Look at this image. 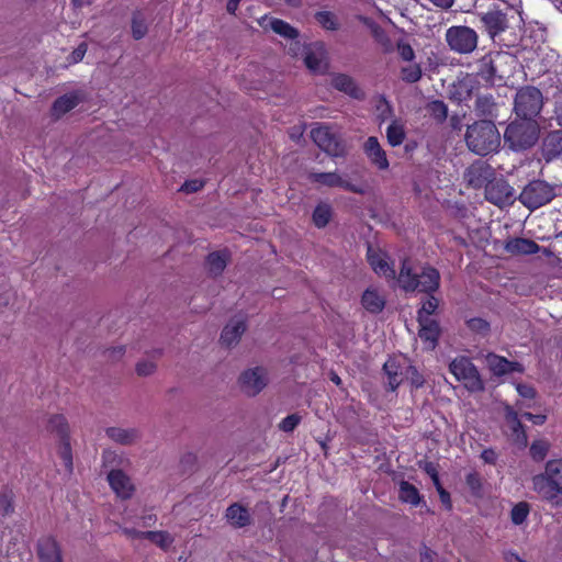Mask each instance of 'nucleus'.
Listing matches in <instances>:
<instances>
[{"mask_svg": "<svg viewBox=\"0 0 562 562\" xmlns=\"http://www.w3.org/2000/svg\"><path fill=\"white\" fill-rule=\"evenodd\" d=\"M405 367H407L405 358H391L384 363L387 384L392 391H395L405 380Z\"/></svg>", "mask_w": 562, "mask_h": 562, "instance_id": "nucleus-20", "label": "nucleus"}, {"mask_svg": "<svg viewBox=\"0 0 562 562\" xmlns=\"http://www.w3.org/2000/svg\"><path fill=\"white\" fill-rule=\"evenodd\" d=\"M301 416L299 414H291L283 418L279 425L280 429L290 432L293 431L294 428L300 424Z\"/></svg>", "mask_w": 562, "mask_h": 562, "instance_id": "nucleus-50", "label": "nucleus"}, {"mask_svg": "<svg viewBox=\"0 0 562 562\" xmlns=\"http://www.w3.org/2000/svg\"><path fill=\"white\" fill-rule=\"evenodd\" d=\"M435 5L440 8H450L453 3V0H430Z\"/></svg>", "mask_w": 562, "mask_h": 562, "instance_id": "nucleus-64", "label": "nucleus"}, {"mask_svg": "<svg viewBox=\"0 0 562 562\" xmlns=\"http://www.w3.org/2000/svg\"><path fill=\"white\" fill-rule=\"evenodd\" d=\"M446 40L450 48L461 54H468L477 45V34L468 26H451L447 30Z\"/></svg>", "mask_w": 562, "mask_h": 562, "instance_id": "nucleus-10", "label": "nucleus"}, {"mask_svg": "<svg viewBox=\"0 0 562 562\" xmlns=\"http://www.w3.org/2000/svg\"><path fill=\"white\" fill-rule=\"evenodd\" d=\"M227 265V254L223 251L212 252L207 256L206 268L211 276H220Z\"/></svg>", "mask_w": 562, "mask_h": 562, "instance_id": "nucleus-33", "label": "nucleus"}, {"mask_svg": "<svg viewBox=\"0 0 562 562\" xmlns=\"http://www.w3.org/2000/svg\"><path fill=\"white\" fill-rule=\"evenodd\" d=\"M126 536L131 538H145L144 533L146 531H138L136 529H124Z\"/></svg>", "mask_w": 562, "mask_h": 562, "instance_id": "nucleus-62", "label": "nucleus"}, {"mask_svg": "<svg viewBox=\"0 0 562 562\" xmlns=\"http://www.w3.org/2000/svg\"><path fill=\"white\" fill-rule=\"evenodd\" d=\"M108 481L113 492L123 499L130 498L134 493V484L121 470H112L108 474Z\"/></svg>", "mask_w": 562, "mask_h": 562, "instance_id": "nucleus-19", "label": "nucleus"}, {"mask_svg": "<svg viewBox=\"0 0 562 562\" xmlns=\"http://www.w3.org/2000/svg\"><path fill=\"white\" fill-rule=\"evenodd\" d=\"M302 49L300 42H292L289 46V53L292 56H297ZM304 64L315 74H322L326 70L327 64L325 59V52L321 46L317 47H303Z\"/></svg>", "mask_w": 562, "mask_h": 562, "instance_id": "nucleus-13", "label": "nucleus"}, {"mask_svg": "<svg viewBox=\"0 0 562 562\" xmlns=\"http://www.w3.org/2000/svg\"><path fill=\"white\" fill-rule=\"evenodd\" d=\"M522 416L530 420L531 423H533L535 425H542L547 419L546 415L541 414L536 415L531 413H525Z\"/></svg>", "mask_w": 562, "mask_h": 562, "instance_id": "nucleus-57", "label": "nucleus"}, {"mask_svg": "<svg viewBox=\"0 0 562 562\" xmlns=\"http://www.w3.org/2000/svg\"><path fill=\"white\" fill-rule=\"evenodd\" d=\"M505 417L508 426L512 429V438L519 447L527 446V435L524 430L521 423L518 419L517 412L512 406L505 407Z\"/></svg>", "mask_w": 562, "mask_h": 562, "instance_id": "nucleus-26", "label": "nucleus"}, {"mask_svg": "<svg viewBox=\"0 0 562 562\" xmlns=\"http://www.w3.org/2000/svg\"><path fill=\"white\" fill-rule=\"evenodd\" d=\"M311 136L315 144L328 155L340 157L345 154V145L331 126L318 124L312 128Z\"/></svg>", "mask_w": 562, "mask_h": 562, "instance_id": "nucleus-9", "label": "nucleus"}, {"mask_svg": "<svg viewBox=\"0 0 562 562\" xmlns=\"http://www.w3.org/2000/svg\"><path fill=\"white\" fill-rule=\"evenodd\" d=\"M481 457L486 463H494L496 460V453L491 449L484 450Z\"/></svg>", "mask_w": 562, "mask_h": 562, "instance_id": "nucleus-59", "label": "nucleus"}, {"mask_svg": "<svg viewBox=\"0 0 562 562\" xmlns=\"http://www.w3.org/2000/svg\"><path fill=\"white\" fill-rule=\"evenodd\" d=\"M49 428L53 431H56L57 435L61 438H68V423L63 415H54L49 419Z\"/></svg>", "mask_w": 562, "mask_h": 562, "instance_id": "nucleus-41", "label": "nucleus"}, {"mask_svg": "<svg viewBox=\"0 0 562 562\" xmlns=\"http://www.w3.org/2000/svg\"><path fill=\"white\" fill-rule=\"evenodd\" d=\"M438 494H439V497H440V501L441 503L447 507V508H451V499H450V495L449 493L442 487V485L440 483L436 484L435 485Z\"/></svg>", "mask_w": 562, "mask_h": 562, "instance_id": "nucleus-53", "label": "nucleus"}, {"mask_svg": "<svg viewBox=\"0 0 562 562\" xmlns=\"http://www.w3.org/2000/svg\"><path fill=\"white\" fill-rule=\"evenodd\" d=\"M80 100L81 98L78 92H71L61 95L53 104V115L56 117H60L61 115L66 114L67 112L76 108L79 104Z\"/></svg>", "mask_w": 562, "mask_h": 562, "instance_id": "nucleus-31", "label": "nucleus"}, {"mask_svg": "<svg viewBox=\"0 0 562 562\" xmlns=\"http://www.w3.org/2000/svg\"><path fill=\"white\" fill-rule=\"evenodd\" d=\"M241 0H229L228 3H227V11L231 13V14H234L236 12V10L238 9V5H239V2Z\"/></svg>", "mask_w": 562, "mask_h": 562, "instance_id": "nucleus-63", "label": "nucleus"}, {"mask_svg": "<svg viewBox=\"0 0 562 562\" xmlns=\"http://www.w3.org/2000/svg\"><path fill=\"white\" fill-rule=\"evenodd\" d=\"M419 323L418 336L424 344V348L427 350H434L437 346V341L440 334V328L435 319L422 318Z\"/></svg>", "mask_w": 562, "mask_h": 562, "instance_id": "nucleus-22", "label": "nucleus"}, {"mask_svg": "<svg viewBox=\"0 0 562 562\" xmlns=\"http://www.w3.org/2000/svg\"><path fill=\"white\" fill-rule=\"evenodd\" d=\"M387 142L391 146H400L405 139V126L400 120H394L386 128Z\"/></svg>", "mask_w": 562, "mask_h": 562, "instance_id": "nucleus-34", "label": "nucleus"}, {"mask_svg": "<svg viewBox=\"0 0 562 562\" xmlns=\"http://www.w3.org/2000/svg\"><path fill=\"white\" fill-rule=\"evenodd\" d=\"M315 19L317 23L326 30L335 31L339 27L337 16L329 11L317 12Z\"/></svg>", "mask_w": 562, "mask_h": 562, "instance_id": "nucleus-40", "label": "nucleus"}, {"mask_svg": "<svg viewBox=\"0 0 562 562\" xmlns=\"http://www.w3.org/2000/svg\"><path fill=\"white\" fill-rule=\"evenodd\" d=\"M532 490L552 506H562V458L546 463L544 471L531 479Z\"/></svg>", "mask_w": 562, "mask_h": 562, "instance_id": "nucleus-1", "label": "nucleus"}, {"mask_svg": "<svg viewBox=\"0 0 562 562\" xmlns=\"http://www.w3.org/2000/svg\"><path fill=\"white\" fill-rule=\"evenodd\" d=\"M485 362L491 372L497 376L513 372H524V367L519 362L508 361L506 358L495 353L486 355Z\"/></svg>", "mask_w": 562, "mask_h": 562, "instance_id": "nucleus-17", "label": "nucleus"}, {"mask_svg": "<svg viewBox=\"0 0 562 562\" xmlns=\"http://www.w3.org/2000/svg\"><path fill=\"white\" fill-rule=\"evenodd\" d=\"M468 326L472 331L477 333L480 335H486L487 331L490 330L488 323L485 319L479 317L469 319Z\"/></svg>", "mask_w": 562, "mask_h": 562, "instance_id": "nucleus-48", "label": "nucleus"}, {"mask_svg": "<svg viewBox=\"0 0 562 562\" xmlns=\"http://www.w3.org/2000/svg\"><path fill=\"white\" fill-rule=\"evenodd\" d=\"M435 553L429 550V549H425L422 553H420V562H435Z\"/></svg>", "mask_w": 562, "mask_h": 562, "instance_id": "nucleus-60", "label": "nucleus"}, {"mask_svg": "<svg viewBox=\"0 0 562 562\" xmlns=\"http://www.w3.org/2000/svg\"><path fill=\"white\" fill-rule=\"evenodd\" d=\"M542 105L543 97L539 89L527 86L517 91L514 110L518 117L533 120L540 113Z\"/></svg>", "mask_w": 562, "mask_h": 562, "instance_id": "nucleus-8", "label": "nucleus"}, {"mask_svg": "<svg viewBox=\"0 0 562 562\" xmlns=\"http://www.w3.org/2000/svg\"><path fill=\"white\" fill-rule=\"evenodd\" d=\"M504 559L506 562H527L525 560H522L517 553L515 552H506L505 555H504Z\"/></svg>", "mask_w": 562, "mask_h": 562, "instance_id": "nucleus-61", "label": "nucleus"}, {"mask_svg": "<svg viewBox=\"0 0 562 562\" xmlns=\"http://www.w3.org/2000/svg\"><path fill=\"white\" fill-rule=\"evenodd\" d=\"M465 143L474 154L486 156L498 149L501 134L493 122L482 120L468 126Z\"/></svg>", "mask_w": 562, "mask_h": 562, "instance_id": "nucleus-2", "label": "nucleus"}, {"mask_svg": "<svg viewBox=\"0 0 562 562\" xmlns=\"http://www.w3.org/2000/svg\"><path fill=\"white\" fill-rule=\"evenodd\" d=\"M396 52L403 61H405V63L414 61L415 52L409 44H407L405 42H398Z\"/></svg>", "mask_w": 562, "mask_h": 562, "instance_id": "nucleus-47", "label": "nucleus"}, {"mask_svg": "<svg viewBox=\"0 0 562 562\" xmlns=\"http://www.w3.org/2000/svg\"><path fill=\"white\" fill-rule=\"evenodd\" d=\"M364 153L371 164L380 170H386L390 166L384 149L381 147L376 137H369L364 143Z\"/></svg>", "mask_w": 562, "mask_h": 562, "instance_id": "nucleus-24", "label": "nucleus"}, {"mask_svg": "<svg viewBox=\"0 0 562 562\" xmlns=\"http://www.w3.org/2000/svg\"><path fill=\"white\" fill-rule=\"evenodd\" d=\"M425 472L430 476L434 485L440 483L437 468L431 462H427L424 465Z\"/></svg>", "mask_w": 562, "mask_h": 562, "instance_id": "nucleus-54", "label": "nucleus"}, {"mask_svg": "<svg viewBox=\"0 0 562 562\" xmlns=\"http://www.w3.org/2000/svg\"><path fill=\"white\" fill-rule=\"evenodd\" d=\"M106 436L116 443L128 446L139 439V431L136 428L110 427Z\"/></svg>", "mask_w": 562, "mask_h": 562, "instance_id": "nucleus-29", "label": "nucleus"}, {"mask_svg": "<svg viewBox=\"0 0 562 562\" xmlns=\"http://www.w3.org/2000/svg\"><path fill=\"white\" fill-rule=\"evenodd\" d=\"M485 198L498 207L512 205L515 201L514 189L503 179H494L486 184Z\"/></svg>", "mask_w": 562, "mask_h": 562, "instance_id": "nucleus-14", "label": "nucleus"}, {"mask_svg": "<svg viewBox=\"0 0 562 562\" xmlns=\"http://www.w3.org/2000/svg\"><path fill=\"white\" fill-rule=\"evenodd\" d=\"M330 83L335 89L352 99L363 100L366 98L363 89L348 75L336 74L331 77Z\"/></svg>", "mask_w": 562, "mask_h": 562, "instance_id": "nucleus-18", "label": "nucleus"}, {"mask_svg": "<svg viewBox=\"0 0 562 562\" xmlns=\"http://www.w3.org/2000/svg\"><path fill=\"white\" fill-rule=\"evenodd\" d=\"M87 53V44L81 43L71 54V60L74 63L80 61Z\"/></svg>", "mask_w": 562, "mask_h": 562, "instance_id": "nucleus-56", "label": "nucleus"}, {"mask_svg": "<svg viewBox=\"0 0 562 562\" xmlns=\"http://www.w3.org/2000/svg\"><path fill=\"white\" fill-rule=\"evenodd\" d=\"M555 187H562V179L557 180L553 186L542 180H533L524 188L519 201L529 210H536L555 196Z\"/></svg>", "mask_w": 562, "mask_h": 562, "instance_id": "nucleus-6", "label": "nucleus"}, {"mask_svg": "<svg viewBox=\"0 0 562 562\" xmlns=\"http://www.w3.org/2000/svg\"><path fill=\"white\" fill-rule=\"evenodd\" d=\"M38 554L44 562H63L61 553L56 541L45 539L38 544Z\"/></svg>", "mask_w": 562, "mask_h": 562, "instance_id": "nucleus-32", "label": "nucleus"}, {"mask_svg": "<svg viewBox=\"0 0 562 562\" xmlns=\"http://www.w3.org/2000/svg\"><path fill=\"white\" fill-rule=\"evenodd\" d=\"M538 124L533 120L512 122L504 134L505 142L515 150L526 149L538 139Z\"/></svg>", "mask_w": 562, "mask_h": 562, "instance_id": "nucleus-5", "label": "nucleus"}, {"mask_svg": "<svg viewBox=\"0 0 562 562\" xmlns=\"http://www.w3.org/2000/svg\"><path fill=\"white\" fill-rule=\"evenodd\" d=\"M422 74L420 65L415 61L406 63L400 68L401 79L408 83L417 82L422 78Z\"/></svg>", "mask_w": 562, "mask_h": 562, "instance_id": "nucleus-36", "label": "nucleus"}, {"mask_svg": "<svg viewBox=\"0 0 562 562\" xmlns=\"http://www.w3.org/2000/svg\"><path fill=\"white\" fill-rule=\"evenodd\" d=\"M549 442L546 440H536L532 442L530 447V454L531 457L537 460L541 461L546 458L548 451H549Z\"/></svg>", "mask_w": 562, "mask_h": 562, "instance_id": "nucleus-43", "label": "nucleus"}, {"mask_svg": "<svg viewBox=\"0 0 562 562\" xmlns=\"http://www.w3.org/2000/svg\"><path fill=\"white\" fill-rule=\"evenodd\" d=\"M405 379L409 380L411 383L416 387H419L424 384L423 375L417 371L415 367L409 364L405 367Z\"/></svg>", "mask_w": 562, "mask_h": 562, "instance_id": "nucleus-49", "label": "nucleus"}, {"mask_svg": "<svg viewBox=\"0 0 562 562\" xmlns=\"http://www.w3.org/2000/svg\"><path fill=\"white\" fill-rule=\"evenodd\" d=\"M505 249L513 255H532L538 252L540 247L531 239L513 238L506 243Z\"/></svg>", "mask_w": 562, "mask_h": 562, "instance_id": "nucleus-30", "label": "nucleus"}, {"mask_svg": "<svg viewBox=\"0 0 562 562\" xmlns=\"http://www.w3.org/2000/svg\"><path fill=\"white\" fill-rule=\"evenodd\" d=\"M144 536L164 550L168 549L173 542L172 536L167 531H146Z\"/></svg>", "mask_w": 562, "mask_h": 562, "instance_id": "nucleus-38", "label": "nucleus"}, {"mask_svg": "<svg viewBox=\"0 0 562 562\" xmlns=\"http://www.w3.org/2000/svg\"><path fill=\"white\" fill-rule=\"evenodd\" d=\"M331 217V207L328 204H319L313 212L314 224L322 228L325 227Z\"/></svg>", "mask_w": 562, "mask_h": 562, "instance_id": "nucleus-39", "label": "nucleus"}, {"mask_svg": "<svg viewBox=\"0 0 562 562\" xmlns=\"http://www.w3.org/2000/svg\"><path fill=\"white\" fill-rule=\"evenodd\" d=\"M554 99H555L557 119L560 122V124L562 125V93L555 94Z\"/></svg>", "mask_w": 562, "mask_h": 562, "instance_id": "nucleus-58", "label": "nucleus"}, {"mask_svg": "<svg viewBox=\"0 0 562 562\" xmlns=\"http://www.w3.org/2000/svg\"><path fill=\"white\" fill-rule=\"evenodd\" d=\"M241 391L248 396H256L269 383V372L263 367L249 368L238 379Z\"/></svg>", "mask_w": 562, "mask_h": 562, "instance_id": "nucleus-11", "label": "nucleus"}, {"mask_svg": "<svg viewBox=\"0 0 562 562\" xmlns=\"http://www.w3.org/2000/svg\"><path fill=\"white\" fill-rule=\"evenodd\" d=\"M361 305L367 312L378 314L385 306V297L378 289L371 286L363 292Z\"/></svg>", "mask_w": 562, "mask_h": 562, "instance_id": "nucleus-27", "label": "nucleus"}, {"mask_svg": "<svg viewBox=\"0 0 562 562\" xmlns=\"http://www.w3.org/2000/svg\"><path fill=\"white\" fill-rule=\"evenodd\" d=\"M310 179L319 186L337 187L353 193L362 194L366 191L362 184L353 182L350 177L337 172H314L311 173Z\"/></svg>", "mask_w": 562, "mask_h": 562, "instance_id": "nucleus-12", "label": "nucleus"}, {"mask_svg": "<svg viewBox=\"0 0 562 562\" xmlns=\"http://www.w3.org/2000/svg\"><path fill=\"white\" fill-rule=\"evenodd\" d=\"M437 299L430 296L427 301L423 303L422 308L418 312V321H422V318L431 319L430 315L437 310Z\"/></svg>", "mask_w": 562, "mask_h": 562, "instance_id": "nucleus-44", "label": "nucleus"}, {"mask_svg": "<svg viewBox=\"0 0 562 562\" xmlns=\"http://www.w3.org/2000/svg\"><path fill=\"white\" fill-rule=\"evenodd\" d=\"M203 183L200 180H191L183 183L181 190L187 193L196 192L202 188Z\"/></svg>", "mask_w": 562, "mask_h": 562, "instance_id": "nucleus-55", "label": "nucleus"}, {"mask_svg": "<svg viewBox=\"0 0 562 562\" xmlns=\"http://www.w3.org/2000/svg\"><path fill=\"white\" fill-rule=\"evenodd\" d=\"M397 281L405 291L431 293L439 288L440 274L435 268L428 266L415 270L409 261L404 260Z\"/></svg>", "mask_w": 562, "mask_h": 562, "instance_id": "nucleus-3", "label": "nucleus"}, {"mask_svg": "<svg viewBox=\"0 0 562 562\" xmlns=\"http://www.w3.org/2000/svg\"><path fill=\"white\" fill-rule=\"evenodd\" d=\"M398 497L402 502L413 506H417L420 503V495L418 490L405 481L400 483Z\"/></svg>", "mask_w": 562, "mask_h": 562, "instance_id": "nucleus-35", "label": "nucleus"}, {"mask_svg": "<svg viewBox=\"0 0 562 562\" xmlns=\"http://www.w3.org/2000/svg\"><path fill=\"white\" fill-rule=\"evenodd\" d=\"M495 172L491 166L483 161H476L467 168L464 172V180L473 188L485 187L495 178Z\"/></svg>", "mask_w": 562, "mask_h": 562, "instance_id": "nucleus-15", "label": "nucleus"}, {"mask_svg": "<svg viewBox=\"0 0 562 562\" xmlns=\"http://www.w3.org/2000/svg\"><path fill=\"white\" fill-rule=\"evenodd\" d=\"M58 454L64 462V465L67 470L72 469V453L71 447L69 442V438H61L58 447Z\"/></svg>", "mask_w": 562, "mask_h": 562, "instance_id": "nucleus-42", "label": "nucleus"}, {"mask_svg": "<svg viewBox=\"0 0 562 562\" xmlns=\"http://www.w3.org/2000/svg\"><path fill=\"white\" fill-rule=\"evenodd\" d=\"M225 517L235 528H243L251 522V515L249 510L239 503L231 505L226 509Z\"/></svg>", "mask_w": 562, "mask_h": 562, "instance_id": "nucleus-28", "label": "nucleus"}, {"mask_svg": "<svg viewBox=\"0 0 562 562\" xmlns=\"http://www.w3.org/2000/svg\"><path fill=\"white\" fill-rule=\"evenodd\" d=\"M245 330L246 325L243 316H236L232 318L222 331V344L227 347L236 345L239 341L241 335L245 333Z\"/></svg>", "mask_w": 562, "mask_h": 562, "instance_id": "nucleus-23", "label": "nucleus"}, {"mask_svg": "<svg viewBox=\"0 0 562 562\" xmlns=\"http://www.w3.org/2000/svg\"><path fill=\"white\" fill-rule=\"evenodd\" d=\"M259 24L263 29H271L274 33L279 34L284 38L295 40L299 35L296 29H294L292 25L284 22L283 20L277 18L262 16L259 21Z\"/></svg>", "mask_w": 562, "mask_h": 562, "instance_id": "nucleus-25", "label": "nucleus"}, {"mask_svg": "<svg viewBox=\"0 0 562 562\" xmlns=\"http://www.w3.org/2000/svg\"><path fill=\"white\" fill-rule=\"evenodd\" d=\"M481 21L493 38L508 27L506 14L497 9H491L483 13L481 15Z\"/></svg>", "mask_w": 562, "mask_h": 562, "instance_id": "nucleus-21", "label": "nucleus"}, {"mask_svg": "<svg viewBox=\"0 0 562 562\" xmlns=\"http://www.w3.org/2000/svg\"><path fill=\"white\" fill-rule=\"evenodd\" d=\"M368 261L374 272L380 277L387 280L395 279V270L389 262V257L385 252L373 247L368 248Z\"/></svg>", "mask_w": 562, "mask_h": 562, "instance_id": "nucleus-16", "label": "nucleus"}, {"mask_svg": "<svg viewBox=\"0 0 562 562\" xmlns=\"http://www.w3.org/2000/svg\"><path fill=\"white\" fill-rule=\"evenodd\" d=\"M449 371L470 392H481L484 390V382L476 367L468 357L458 356L452 359L449 363Z\"/></svg>", "mask_w": 562, "mask_h": 562, "instance_id": "nucleus-7", "label": "nucleus"}, {"mask_svg": "<svg viewBox=\"0 0 562 562\" xmlns=\"http://www.w3.org/2000/svg\"><path fill=\"white\" fill-rule=\"evenodd\" d=\"M431 114L438 120H445L447 117V106L442 101H434L429 104Z\"/></svg>", "mask_w": 562, "mask_h": 562, "instance_id": "nucleus-51", "label": "nucleus"}, {"mask_svg": "<svg viewBox=\"0 0 562 562\" xmlns=\"http://www.w3.org/2000/svg\"><path fill=\"white\" fill-rule=\"evenodd\" d=\"M132 32L133 36L136 40H140L145 36L147 33V25L145 23V20L140 18L139 15L134 16L132 22Z\"/></svg>", "mask_w": 562, "mask_h": 562, "instance_id": "nucleus-46", "label": "nucleus"}, {"mask_svg": "<svg viewBox=\"0 0 562 562\" xmlns=\"http://www.w3.org/2000/svg\"><path fill=\"white\" fill-rule=\"evenodd\" d=\"M530 513V505L527 502L517 503L510 510V520L514 525H522Z\"/></svg>", "mask_w": 562, "mask_h": 562, "instance_id": "nucleus-37", "label": "nucleus"}, {"mask_svg": "<svg viewBox=\"0 0 562 562\" xmlns=\"http://www.w3.org/2000/svg\"><path fill=\"white\" fill-rule=\"evenodd\" d=\"M517 66L516 57L508 52H493L481 60L480 74L488 82L501 85Z\"/></svg>", "mask_w": 562, "mask_h": 562, "instance_id": "nucleus-4", "label": "nucleus"}, {"mask_svg": "<svg viewBox=\"0 0 562 562\" xmlns=\"http://www.w3.org/2000/svg\"><path fill=\"white\" fill-rule=\"evenodd\" d=\"M516 391L524 398H533L536 396L535 389L529 384L517 383Z\"/></svg>", "mask_w": 562, "mask_h": 562, "instance_id": "nucleus-52", "label": "nucleus"}, {"mask_svg": "<svg viewBox=\"0 0 562 562\" xmlns=\"http://www.w3.org/2000/svg\"><path fill=\"white\" fill-rule=\"evenodd\" d=\"M156 363L149 359L140 360L136 364V372L139 376H148L153 374L156 371Z\"/></svg>", "mask_w": 562, "mask_h": 562, "instance_id": "nucleus-45", "label": "nucleus"}]
</instances>
